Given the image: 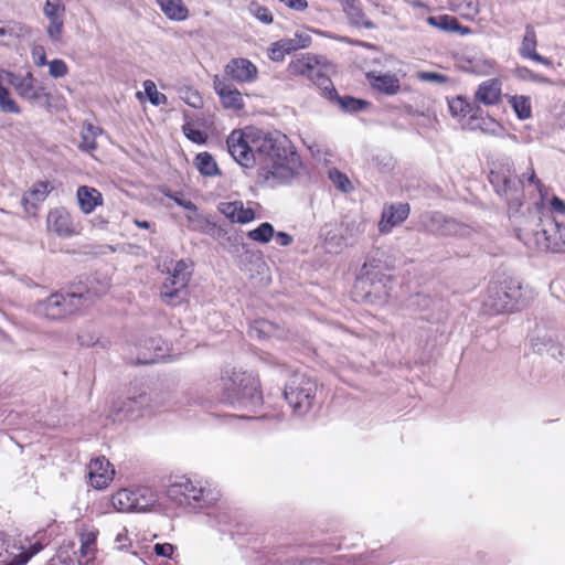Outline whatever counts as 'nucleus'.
Instances as JSON below:
<instances>
[{
    "label": "nucleus",
    "mask_w": 565,
    "mask_h": 565,
    "mask_svg": "<svg viewBox=\"0 0 565 565\" xmlns=\"http://www.w3.org/2000/svg\"><path fill=\"white\" fill-rule=\"evenodd\" d=\"M218 211L233 223L246 224L255 218V212L245 207L242 201L222 202Z\"/></svg>",
    "instance_id": "412c9836"
},
{
    "label": "nucleus",
    "mask_w": 565,
    "mask_h": 565,
    "mask_svg": "<svg viewBox=\"0 0 565 565\" xmlns=\"http://www.w3.org/2000/svg\"><path fill=\"white\" fill-rule=\"evenodd\" d=\"M531 344L534 351L539 353L546 351L554 358H565V351L556 345L555 337L542 332L540 328L536 329L535 334L531 338Z\"/></svg>",
    "instance_id": "393cba45"
},
{
    "label": "nucleus",
    "mask_w": 565,
    "mask_h": 565,
    "mask_svg": "<svg viewBox=\"0 0 565 565\" xmlns=\"http://www.w3.org/2000/svg\"><path fill=\"white\" fill-rule=\"evenodd\" d=\"M416 76L422 82L434 83L437 85H444L449 83V77L441 73L420 71L417 73Z\"/></svg>",
    "instance_id": "6e6d98bb"
},
{
    "label": "nucleus",
    "mask_w": 565,
    "mask_h": 565,
    "mask_svg": "<svg viewBox=\"0 0 565 565\" xmlns=\"http://www.w3.org/2000/svg\"><path fill=\"white\" fill-rule=\"evenodd\" d=\"M156 3L166 18L171 21H185L190 15L183 0H156Z\"/></svg>",
    "instance_id": "cd10ccee"
},
{
    "label": "nucleus",
    "mask_w": 565,
    "mask_h": 565,
    "mask_svg": "<svg viewBox=\"0 0 565 565\" xmlns=\"http://www.w3.org/2000/svg\"><path fill=\"white\" fill-rule=\"evenodd\" d=\"M149 401V397L146 394H140L139 396L129 397L125 403L120 412H125V416L132 418V414L136 409L143 407Z\"/></svg>",
    "instance_id": "a18cd8bd"
},
{
    "label": "nucleus",
    "mask_w": 565,
    "mask_h": 565,
    "mask_svg": "<svg viewBox=\"0 0 565 565\" xmlns=\"http://www.w3.org/2000/svg\"><path fill=\"white\" fill-rule=\"evenodd\" d=\"M426 227L430 233L438 236L469 237L472 233V228L469 225L439 212H435L429 216Z\"/></svg>",
    "instance_id": "f8f14e48"
},
{
    "label": "nucleus",
    "mask_w": 565,
    "mask_h": 565,
    "mask_svg": "<svg viewBox=\"0 0 565 565\" xmlns=\"http://www.w3.org/2000/svg\"><path fill=\"white\" fill-rule=\"evenodd\" d=\"M359 285L365 290V300L371 303L383 306L391 295V277L382 273H366L359 278Z\"/></svg>",
    "instance_id": "9b49d317"
},
{
    "label": "nucleus",
    "mask_w": 565,
    "mask_h": 565,
    "mask_svg": "<svg viewBox=\"0 0 565 565\" xmlns=\"http://www.w3.org/2000/svg\"><path fill=\"white\" fill-rule=\"evenodd\" d=\"M372 87L386 95L398 93L401 85L398 78L393 74L367 75Z\"/></svg>",
    "instance_id": "c756f323"
},
{
    "label": "nucleus",
    "mask_w": 565,
    "mask_h": 565,
    "mask_svg": "<svg viewBox=\"0 0 565 565\" xmlns=\"http://www.w3.org/2000/svg\"><path fill=\"white\" fill-rule=\"evenodd\" d=\"M83 306V295L71 292H55L46 299L38 301L33 307V312L41 318L49 320H61L75 313Z\"/></svg>",
    "instance_id": "1a4fd4ad"
},
{
    "label": "nucleus",
    "mask_w": 565,
    "mask_h": 565,
    "mask_svg": "<svg viewBox=\"0 0 565 565\" xmlns=\"http://www.w3.org/2000/svg\"><path fill=\"white\" fill-rule=\"evenodd\" d=\"M224 401L239 408H254L262 403L258 380L246 371L225 369L222 372Z\"/></svg>",
    "instance_id": "20e7f679"
},
{
    "label": "nucleus",
    "mask_w": 565,
    "mask_h": 565,
    "mask_svg": "<svg viewBox=\"0 0 565 565\" xmlns=\"http://www.w3.org/2000/svg\"><path fill=\"white\" fill-rule=\"evenodd\" d=\"M451 6L466 19L472 20L479 13V0H451Z\"/></svg>",
    "instance_id": "ea45409f"
},
{
    "label": "nucleus",
    "mask_w": 565,
    "mask_h": 565,
    "mask_svg": "<svg viewBox=\"0 0 565 565\" xmlns=\"http://www.w3.org/2000/svg\"><path fill=\"white\" fill-rule=\"evenodd\" d=\"M551 211L558 214H565V202L558 196H553L551 200Z\"/></svg>",
    "instance_id": "338daca9"
},
{
    "label": "nucleus",
    "mask_w": 565,
    "mask_h": 565,
    "mask_svg": "<svg viewBox=\"0 0 565 565\" xmlns=\"http://www.w3.org/2000/svg\"><path fill=\"white\" fill-rule=\"evenodd\" d=\"M275 237L280 246H289L292 243V236L286 232H278Z\"/></svg>",
    "instance_id": "774afa93"
},
{
    "label": "nucleus",
    "mask_w": 565,
    "mask_h": 565,
    "mask_svg": "<svg viewBox=\"0 0 565 565\" xmlns=\"http://www.w3.org/2000/svg\"><path fill=\"white\" fill-rule=\"evenodd\" d=\"M49 21L50 23L46 28L47 35L52 42L57 43L62 39L64 19H49Z\"/></svg>",
    "instance_id": "603ef678"
},
{
    "label": "nucleus",
    "mask_w": 565,
    "mask_h": 565,
    "mask_svg": "<svg viewBox=\"0 0 565 565\" xmlns=\"http://www.w3.org/2000/svg\"><path fill=\"white\" fill-rule=\"evenodd\" d=\"M145 93L147 94L150 103L154 106H159L167 102V97L164 94L158 92L156 84L148 79L143 82Z\"/></svg>",
    "instance_id": "3c124183"
},
{
    "label": "nucleus",
    "mask_w": 565,
    "mask_h": 565,
    "mask_svg": "<svg viewBox=\"0 0 565 565\" xmlns=\"http://www.w3.org/2000/svg\"><path fill=\"white\" fill-rule=\"evenodd\" d=\"M32 55H33L34 62L38 66H44V65L49 64L46 61V55H45L43 47L39 46V47L33 49Z\"/></svg>",
    "instance_id": "69168bd1"
},
{
    "label": "nucleus",
    "mask_w": 565,
    "mask_h": 565,
    "mask_svg": "<svg viewBox=\"0 0 565 565\" xmlns=\"http://www.w3.org/2000/svg\"><path fill=\"white\" fill-rule=\"evenodd\" d=\"M341 226L343 227L341 239H349L364 233L366 223L362 218H345Z\"/></svg>",
    "instance_id": "4c0bfd02"
},
{
    "label": "nucleus",
    "mask_w": 565,
    "mask_h": 565,
    "mask_svg": "<svg viewBox=\"0 0 565 565\" xmlns=\"http://www.w3.org/2000/svg\"><path fill=\"white\" fill-rule=\"evenodd\" d=\"M163 340L161 338H149L140 343V351L137 358L138 364H152L164 360Z\"/></svg>",
    "instance_id": "4be33fe9"
},
{
    "label": "nucleus",
    "mask_w": 565,
    "mask_h": 565,
    "mask_svg": "<svg viewBox=\"0 0 565 565\" xmlns=\"http://www.w3.org/2000/svg\"><path fill=\"white\" fill-rule=\"evenodd\" d=\"M79 209L84 214H90L97 206L103 204V195L95 188L82 185L76 192Z\"/></svg>",
    "instance_id": "bb28decb"
},
{
    "label": "nucleus",
    "mask_w": 565,
    "mask_h": 565,
    "mask_svg": "<svg viewBox=\"0 0 565 565\" xmlns=\"http://www.w3.org/2000/svg\"><path fill=\"white\" fill-rule=\"evenodd\" d=\"M311 44V36L307 31H297L294 38H286L273 44L269 57L273 61H282L286 54L306 49Z\"/></svg>",
    "instance_id": "2eb2a0df"
},
{
    "label": "nucleus",
    "mask_w": 565,
    "mask_h": 565,
    "mask_svg": "<svg viewBox=\"0 0 565 565\" xmlns=\"http://www.w3.org/2000/svg\"><path fill=\"white\" fill-rule=\"evenodd\" d=\"M295 11H305L308 8L307 0H279Z\"/></svg>",
    "instance_id": "0e129e2a"
},
{
    "label": "nucleus",
    "mask_w": 565,
    "mask_h": 565,
    "mask_svg": "<svg viewBox=\"0 0 565 565\" xmlns=\"http://www.w3.org/2000/svg\"><path fill=\"white\" fill-rule=\"evenodd\" d=\"M427 23L434 28H437L441 31L446 32H461L467 33L468 30L461 28L458 20L454 17L441 14V15H430L427 18Z\"/></svg>",
    "instance_id": "72a5a7b5"
},
{
    "label": "nucleus",
    "mask_w": 565,
    "mask_h": 565,
    "mask_svg": "<svg viewBox=\"0 0 565 565\" xmlns=\"http://www.w3.org/2000/svg\"><path fill=\"white\" fill-rule=\"evenodd\" d=\"M501 81L491 78L482 82L476 94V102L486 106L497 105L501 100Z\"/></svg>",
    "instance_id": "b1692460"
},
{
    "label": "nucleus",
    "mask_w": 565,
    "mask_h": 565,
    "mask_svg": "<svg viewBox=\"0 0 565 565\" xmlns=\"http://www.w3.org/2000/svg\"><path fill=\"white\" fill-rule=\"evenodd\" d=\"M489 179L497 194L505 200L510 211L518 212L523 205L525 184L536 188L541 201L546 195V188L536 177L532 163H530L526 171L518 175L512 168V163L507 161L491 170Z\"/></svg>",
    "instance_id": "7ed1b4c3"
},
{
    "label": "nucleus",
    "mask_w": 565,
    "mask_h": 565,
    "mask_svg": "<svg viewBox=\"0 0 565 565\" xmlns=\"http://www.w3.org/2000/svg\"><path fill=\"white\" fill-rule=\"evenodd\" d=\"M167 495L180 507L201 511L214 504L218 494L186 477H179L169 484Z\"/></svg>",
    "instance_id": "423d86ee"
},
{
    "label": "nucleus",
    "mask_w": 565,
    "mask_h": 565,
    "mask_svg": "<svg viewBox=\"0 0 565 565\" xmlns=\"http://www.w3.org/2000/svg\"><path fill=\"white\" fill-rule=\"evenodd\" d=\"M174 545L170 543H157L153 545V552L157 556L168 557L172 559L174 553Z\"/></svg>",
    "instance_id": "052dcab7"
},
{
    "label": "nucleus",
    "mask_w": 565,
    "mask_h": 565,
    "mask_svg": "<svg viewBox=\"0 0 565 565\" xmlns=\"http://www.w3.org/2000/svg\"><path fill=\"white\" fill-rule=\"evenodd\" d=\"M530 213L532 218L523 217L516 224L518 238L531 250L565 253V224L551 215L540 216L537 206Z\"/></svg>",
    "instance_id": "f03ea898"
},
{
    "label": "nucleus",
    "mask_w": 565,
    "mask_h": 565,
    "mask_svg": "<svg viewBox=\"0 0 565 565\" xmlns=\"http://www.w3.org/2000/svg\"><path fill=\"white\" fill-rule=\"evenodd\" d=\"M330 102L335 103L339 107L347 113H359L364 110L369 103L364 99L355 98L352 96H340L332 98Z\"/></svg>",
    "instance_id": "e433bc0d"
},
{
    "label": "nucleus",
    "mask_w": 565,
    "mask_h": 565,
    "mask_svg": "<svg viewBox=\"0 0 565 565\" xmlns=\"http://www.w3.org/2000/svg\"><path fill=\"white\" fill-rule=\"evenodd\" d=\"M113 507L122 512L136 511V494L134 489H120L111 497Z\"/></svg>",
    "instance_id": "473e14b6"
},
{
    "label": "nucleus",
    "mask_w": 565,
    "mask_h": 565,
    "mask_svg": "<svg viewBox=\"0 0 565 565\" xmlns=\"http://www.w3.org/2000/svg\"><path fill=\"white\" fill-rule=\"evenodd\" d=\"M44 545L41 542H34L29 545L28 551L14 555L13 559L9 563L1 565H25L28 561L43 550Z\"/></svg>",
    "instance_id": "79ce46f5"
},
{
    "label": "nucleus",
    "mask_w": 565,
    "mask_h": 565,
    "mask_svg": "<svg viewBox=\"0 0 565 565\" xmlns=\"http://www.w3.org/2000/svg\"><path fill=\"white\" fill-rule=\"evenodd\" d=\"M512 107L520 119L531 117V102L525 96H514L511 100Z\"/></svg>",
    "instance_id": "c03bdc74"
},
{
    "label": "nucleus",
    "mask_w": 565,
    "mask_h": 565,
    "mask_svg": "<svg viewBox=\"0 0 565 565\" xmlns=\"http://www.w3.org/2000/svg\"><path fill=\"white\" fill-rule=\"evenodd\" d=\"M186 220L190 223V227L192 231H204L205 227L209 225V221L206 217L198 212V209L195 211H188Z\"/></svg>",
    "instance_id": "5fc2aeb1"
},
{
    "label": "nucleus",
    "mask_w": 565,
    "mask_h": 565,
    "mask_svg": "<svg viewBox=\"0 0 565 565\" xmlns=\"http://www.w3.org/2000/svg\"><path fill=\"white\" fill-rule=\"evenodd\" d=\"M0 109L9 114H20L21 111L20 107L15 100L10 97L9 90L3 85H0Z\"/></svg>",
    "instance_id": "49530a36"
},
{
    "label": "nucleus",
    "mask_w": 565,
    "mask_h": 565,
    "mask_svg": "<svg viewBox=\"0 0 565 565\" xmlns=\"http://www.w3.org/2000/svg\"><path fill=\"white\" fill-rule=\"evenodd\" d=\"M527 303L529 298L523 292L521 282L515 278H508L500 284L489 286L483 309L489 315H499L519 311Z\"/></svg>",
    "instance_id": "39448f33"
},
{
    "label": "nucleus",
    "mask_w": 565,
    "mask_h": 565,
    "mask_svg": "<svg viewBox=\"0 0 565 565\" xmlns=\"http://www.w3.org/2000/svg\"><path fill=\"white\" fill-rule=\"evenodd\" d=\"M328 175H329V179L331 180V182L333 183V185L341 192L348 193L353 189L352 183H351L350 179L348 178V175L345 173L341 172L340 170H338L335 168L330 169L328 172Z\"/></svg>",
    "instance_id": "37998d69"
},
{
    "label": "nucleus",
    "mask_w": 565,
    "mask_h": 565,
    "mask_svg": "<svg viewBox=\"0 0 565 565\" xmlns=\"http://www.w3.org/2000/svg\"><path fill=\"white\" fill-rule=\"evenodd\" d=\"M382 564L381 554L377 551H371L365 555L358 557L338 556L330 564L322 558H301L294 559L285 556L281 552H275L267 556L264 565H380Z\"/></svg>",
    "instance_id": "9d476101"
},
{
    "label": "nucleus",
    "mask_w": 565,
    "mask_h": 565,
    "mask_svg": "<svg viewBox=\"0 0 565 565\" xmlns=\"http://www.w3.org/2000/svg\"><path fill=\"white\" fill-rule=\"evenodd\" d=\"M449 109L454 116H469L471 122L478 120L477 114L480 110L477 105L470 103L461 96H458L449 102Z\"/></svg>",
    "instance_id": "7c9ffc66"
},
{
    "label": "nucleus",
    "mask_w": 565,
    "mask_h": 565,
    "mask_svg": "<svg viewBox=\"0 0 565 565\" xmlns=\"http://www.w3.org/2000/svg\"><path fill=\"white\" fill-rule=\"evenodd\" d=\"M275 235V228L274 226L268 223L264 222L258 227L249 231L247 233V237L254 242L260 243V244H267L270 242V239Z\"/></svg>",
    "instance_id": "a19ab883"
},
{
    "label": "nucleus",
    "mask_w": 565,
    "mask_h": 565,
    "mask_svg": "<svg viewBox=\"0 0 565 565\" xmlns=\"http://www.w3.org/2000/svg\"><path fill=\"white\" fill-rule=\"evenodd\" d=\"M166 263L160 266L162 273H167L168 277L160 288L161 300L168 306H178L182 303L188 296V285L193 273V262L189 258L179 259L177 262Z\"/></svg>",
    "instance_id": "0eeeda50"
},
{
    "label": "nucleus",
    "mask_w": 565,
    "mask_h": 565,
    "mask_svg": "<svg viewBox=\"0 0 565 565\" xmlns=\"http://www.w3.org/2000/svg\"><path fill=\"white\" fill-rule=\"evenodd\" d=\"M317 384L301 373L290 376L284 388V396L296 416L308 414L315 403Z\"/></svg>",
    "instance_id": "6e6552de"
},
{
    "label": "nucleus",
    "mask_w": 565,
    "mask_h": 565,
    "mask_svg": "<svg viewBox=\"0 0 565 565\" xmlns=\"http://www.w3.org/2000/svg\"><path fill=\"white\" fill-rule=\"evenodd\" d=\"M472 70L482 75H489L494 70V62L492 60H478L472 64Z\"/></svg>",
    "instance_id": "bf43d9fd"
},
{
    "label": "nucleus",
    "mask_w": 565,
    "mask_h": 565,
    "mask_svg": "<svg viewBox=\"0 0 565 565\" xmlns=\"http://www.w3.org/2000/svg\"><path fill=\"white\" fill-rule=\"evenodd\" d=\"M102 134V129L90 122H85L81 129V142L78 149L84 152L96 150V137Z\"/></svg>",
    "instance_id": "2f4dec72"
},
{
    "label": "nucleus",
    "mask_w": 565,
    "mask_h": 565,
    "mask_svg": "<svg viewBox=\"0 0 565 565\" xmlns=\"http://www.w3.org/2000/svg\"><path fill=\"white\" fill-rule=\"evenodd\" d=\"M67 72V65L63 60L55 58L49 63V73L54 78L63 77Z\"/></svg>",
    "instance_id": "13d9d810"
},
{
    "label": "nucleus",
    "mask_w": 565,
    "mask_h": 565,
    "mask_svg": "<svg viewBox=\"0 0 565 565\" xmlns=\"http://www.w3.org/2000/svg\"><path fill=\"white\" fill-rule=\"evenodd\" d=\"M265 326H266V322L265 321H257L255 322V324L250 326L249 328V335L252 338H257V339H263L265 338L266 335V331H265Z\"/></svg>",
    "instance_id": "e2e57ef3"
},
{
    "label": "nucleus",
    "mask_w": 565,
    "mask_h": 565,
    "mask_svg": "<svg viewBox=\"0 0 565 565\" xmlns=\"http://www.w3.org/2000/svg\"><path fill=\"white\" fill-rule=\"evenodd\" d=\"M194 164L199 172L205 177H216L221 171L214 158L209 152H201L194 159Z\"/></svg>",
    "instance_id": "f704fd0d"
},
{
    "label": "nucleus",
    "mask_w": 565,
    "mask_h": 565,
    "mask_svg": "<svg viewBox=\"0 0 565 565\" xmlns=\"http://www.w3.org/2000/svg\"><path fill=\"white\" fill-rule=\"evenodd\" d=\"M97 535L98 530L93 526L85 525L79 531V558L85 559V563H88L95 558V554L97 552Z\"/></svg>",
    "instance_id": "a878e982"
},
{
    "label": "nucleus",
    "mask_w": 565,
    "mask_h": 565,
    "mask_svg": "<svg viewBox=\"0 0 565 565\" xmlns=\"http://www.w3.org/2000/svg\"><path fill=\"white\" fill-rule=\"evenodd\" d=\"M213 87L225 108L235 110L244 108V100L241 92L225 78H221L215 75L213 78Z\"/></svg>",
    "instance_id": "f3484780"
},
{
    "label": "nucleus",
    "mask_w": 565,
    "mask_h": 565,
    "mask_svg": "<svg viewBox=\"0 0 565 565\" xmlns=\"http://www.w3.org/2000/svg\"><path fill=\"white\" fill-rule=\"evenodd\" d=\"M65 6L62 0H46L43 12L47 19L63 18Z\"/></svg>",
    "instance_id": "8fccbe9b"
},
{
    "label": "nucleus",
    "mask_w": 565,
    "mask_h": 565,
    "mask_svg": "<svg viewBox=\"0 0 565 565\" xmlns=\"http://www.w3.org/2000/svg\"><path fill=\"white\" fill-rule=\"evenodd\" d=\"M536 46H537V40H536L535 30H534L533 25L527 24L525 26V33L522 39L521 46L519 49L520 56L522 58L535 61L545 66H552L553 62L550 58L539 54L536 52Z\"/></svg>",
    "instance_id": "aec40b11"
},
{
    "label": "nucleus",
    "mask_w": 565,
    "mask_h": 565,
    "mask_svg": "<svg viewBox=\"0 0 565 565\" xmlns=\"http://www.w3.org/2000/svg\"><path fill=\"white\" fill-rule=\"evenodd\" d=\"M225 75L239 84L254 83L258 77L256 65L245 57L232 58L224 67Z\"/></svg>",
    "instance_id": "4468645a"
},
{
    "label": "nucleus",
    "mask_w": 565,
    "mask_h": 565,
    "mask_svg": "<svg viewBox=\"0 0 565 565\" xmlns=\"http://www.w3.org/2000/svg\"><path fill=\"white\" fill-rule=\"evenodd\" d=\"M11 78L10 85L14 87L22 98L33 103H46L49 100V94L45 93L43 85L31 73H28L25 76L14 74Z\"/></svg>",
    "instance_id": "ddd939ff"
},
{
    "label": "nucleus",
    "mask_w": 565,
    "mask_h": 565,
    "mask_svg": "<svg viewBox=\"0 0 565 565\" xmlns=\"http://www.w3.org/2000/svg\"><path fill=\"white\" fill-rule=\"evenodd\" d=\"M318 60L309 54L292 60L288 65V73L295 76H306L311 79L318 70Z\"/></svg>",
    "instance_id": "c85d7f7f"
},
{
    "label": "nucleus",
    "mask_w": 565,
    "mask_h": 565,
    "mask_svg": "<svg viewBox=\"0 0 565 565\" xmlns=\"http://www.w3.org/2000/svg\"><path fill=\"white\" fill-rule=\"evenodd\" d=\"M248 9L250 14L254 15L260 22L265 24H270L273 22V14L268 8L260 6L257 2H252Z\"/></svg>",
    "instance_id": "864d4df0"
},
{
    "label": "nucleus",
    "mask_w": 565,
    "mask_h": 565,
    "mask_svg": "<svg viewBox=\"0 0 565 565\" xmlns=\"http://www.w3.org/2000/svg\"><path fill=\"white\" fill-rule=\"evenodd\" d=\"M409 215V205L407 203L392 204L382 212V217L379 223V231L382 234H387L392 228L404 222Z\"/></svg>",
    "instance_id": "6ab92c4d"
},
{
    "label": "nucleus",
    "mask_w": 565,
    "mask_h": 565,
    "mask_svg": "<svg viewBox=\"0 0 565 565\" xmlns=\"http://www.w3.org/2000/svg\"><path fill=\"white\" fill-rule=\"evenodd\" d=\"M226 145L238 164L257 167V183L262 186L286 185L299 174L300 157L284 134L233 130Z\"/></svg>",
    "instance_id": "f257e3e1"
},
{
    "label": "nucleus",
    "mask_w": 565,
    "mask_h": 565,
    "mask_svg": "<svg viewBox=\"0 0 565 565\" xmlns=\"http://www.w3.org/2000/svg\"><path fill=\"white\" fill-rule=\"evenodd\" d=\"M88 476L95 489H104L114 478V469L105 457L92 459L88 466Z\"/></svg>",
    "instance_id": "a211bd4d"
},
{
    "label": "nucleus",
    "mask_w": 565,
    "mask_h": 565,
    "mask_svg": "<svg viewBox=\"0 0 565 565\" xmlns=\"http://www.w3.org/2000/svg\"><path fill=\"white\" fill-rule=\"evenodd\" d=\"M375 161L382 172L391 171L394 168V160L390 154L376 156Z\"/></svg>",
    "instance_id": "680f3d73"
},
{
    "label": "nucleus",
    "mask_w": 565,
    "mask_h": 565,
    "mask_svg": "<svg viewBox=\"0 0 565 565\" xmlns=\"http://www.w3.org/2000/svg\"><path fill=\"white\" fill-rule=\"evenodd\" d=\"M46 226L50 232L60 237H71L76 234L70 212L65 207H56L49 212Z\"/></svg>",
    "instance_id": "dca6fc26"
},
{
    "label": "nucleus",
    "mask_w": 565,
    "mask_h": 565,
    "mask_svg": "<svg viewBox=\"0 0 565 565\" xmlns=\"http://www.w3.org/2000/svg\"><path fill=\"white\" fill-rule=\"evenodd\" d=\"M322 93V95L331 100L334 97H338V92L332 83V81L320 70L318 68L316 74L310 79Z\"/></svg>",
    "instance_id": "c9c22d12"
},
{
    "label": "nucleus",
    "mask_w": 565,
    "mask_h": 565,
    "mask_svg": "<svg viewBox=\"0 0 565 565\" xmlns=\"http://www.w3.org/2000/svg\"><path fill=\"white\" fill-rule=\"evenodd\" d=\"M166 196L172 199L179 206L183 207L186 211H195L196 205L190 201L186 200L181 192H172V191H164L163 192Z\"/></svg>",
    "instance_id": "4d7b16f0"
},
{
    "label": "nucleus",
    "mask_w": 565,
    "mask_h": 565,
    "mask_svg": "<svg viewBox=\"0 0 565 565\" xmlns=\"http://www.w3.org/2000/svg\"><path fill=\"white\" fill-rule=\"evenodd\" d=\"M134 493L136 494V511H146L157 502L156 493L147 487L134 489Z\"/></svg>",
    "instance_id": "58836bf2"
},
{
    "label": "nucleus",
    "mask_w": 565,
    "mask_h": 565,
    "mask_svg": "<svg viewBox=\"0 0 565 565\" xmlns=\"http://www.w3.org/2000/svg\"><path fill=\"white\" fill-rule=\"evenodd\" d=\"M515 76L523 81H530L541 84H552L551 79L541 75L534 73L532 70L525 67V66H519L514 71Z\"/></svg>",
    "instance_id": "de8ad7c7"
},
{
    "label": "nucleus",
    "mask_w": 565,
    "mask_h": 565,
    "mask_svg": "<svg viewBox=\"0 0 565 565\" xmlns=\"http://www.w3.org/2000/svg\"><path fill=\"white\" fill-rule=\"evenodd\" d=\"M53 186L49 182H36L29 191L22 196V204L28 214L34 215L35 210L42 203Z\"/></svg>",
    "instance_id": "5701e85b"
},
{
    "label": "nucleus",
    "mask_w": 565,
    "mask_h": 565,
    "mask_svg": "<svg viewBox=\"0 0 565 565\" xmlns=\"http://www.w3.org/2000/svg\"><path fill=\"white\" fill-rule=\"evenodd\" d=\"M182 131L189 140L196 145H204L207 140V135L204 131L195 128L191 122H185L182 126Z\"/></svg>",
    "instance_id": "09e8293b"
}]
</instances>
